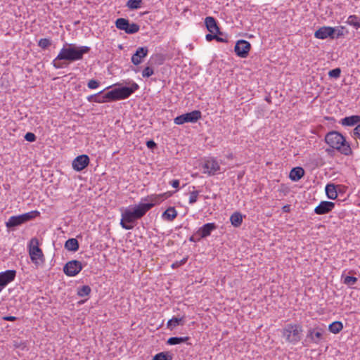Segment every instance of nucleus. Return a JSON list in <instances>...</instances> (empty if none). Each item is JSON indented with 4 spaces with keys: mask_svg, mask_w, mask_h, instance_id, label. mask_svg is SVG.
Instances as JSON below:
<instances>
[{
    "mask_svg": "<svg viewBox=\"0 0 360 360\" xmlns=\"http://www.w3.org/2000/svg\"><path fill=\"white\" fill-rule=\"evenodd\" d=\"M153 360H172V356L168 352H160L155 354Z\"/></svg>",
    "mask_w": 360,
    "mask_h": 360,
    "instance_id": "nucleus-33",
    "label": "nucleus"
},
{
    "mask_svg": "<svg viewBox=\"0 0 360 360\" xmlns=\"http://www.w3.org/2000/svg\"><path fill=\"white\" fill-rule=\"evenodd\" d=\"M89 164V158L87 155H80L75 158L72 161V168L77 171L80 172L85 169Z\"/></svg>",
    "mask_w": 360,
    "mask_h": 360,
    "instance_id": "nucleus-14",
    "label": "nucleus"
},
{
    "mask_svg": "<svg viewBox=\"0 0 360 360\" xmlns=\"http://www.w3.org/2000/svg\"><path fill=\"white\" fill-rule=\"evenodd\" d=\"M216 37H217V38H215V40H217V41H219V42H226V39H223V38H221V37H219V36L217 35V34H216Z\"/></svg>",
    "mask_w": 360,
    "mask_h": 360,
    "instance_id": "nucleus-51",
    "label": "nucleus"
},
{
    "mask_svg": "<svg viewBox=\"0 0 360 360\" xmlns=\"http://www.w3.org/2000/svg\"><path fill=\"white\" fill-rule=\"evenodd\" d=\"M304 175V170L300 167H294L291 169L289 177L293 181H297Z\"/></svg>",
    "mask_w": 360,
    "mask_h": 360,
    "instance_id": "nucleus-21",
    "label": "nucleus"
},
{
    "mask_svg": "<svg viewBox=\"0 0 360 360\" xmlns=\"http://www.w3.org/2000/svg\"><path fill=\"white\" fill-rule=\"evenodd\" d=\"M103 93V91L98 92L96 94L90 95L87 96L86 99L89 102L92 103H103L106 102H110V99L105 98V94L101 96V94Z\"/></svg>",
    "mask_w": 360,
    "mask_h": 360,
    "instance_id": "nucleus-22",
    "label": "nucleus"
},
{
    "mask_svg": "<svg viewBox=\"0 0 360 360\" xmlns=\"http://www.w3.org/2000/svg\"><path fill=\"white\" fill-rule=\"evenodd\" d=\"M161 196H165L167 198V193H165L164 194L161 195Z\"/></svg>",
    "mask_w": 360,
    "mask_h": 360,
    "instance_id": "nucleus-52",
    "label": "nucleus"
},
{
    "mask_svg": "<svg viewBox=\"0 0 360 360\" xmlns=\"http://www.w3.org/2000/svg\"><path fill=\"white\" fill-rule=\"evenodd\" d=\"M335 32L336 28L332 27H322L315 32L314 37L320 39H324L327 37L335 39Z\"/></svg>",
    "mask_w": 360,
    "mask_h": 360,
    "instance_id": "nucleus-15",
    "label": "nucleus"
},
{
    "mask_svg": "<svg viewBox=\"0 0 360 360\" xmlns=\"http://www.w3.org/2000/svg\"><path fill=\"white\" fill-rule=\"evenodd\" d=\"M360 122V115H352L342 119L340 123L343 126H354Z\"/></svg>",
    "mask_w": 360,
    "mask_h": 360,
    "instance_id": "nucleus-23",
    "label": "nucleus"
},
{
    "mask_svg": "<svg viewBox=\"0 0 360 360\" xmlns=\"http://www.w3.org/2000/svg\"><path fill=\"white\" fill-rule=\"evenodd\" d=\"M16 276L15 270H7L0 273V287L4 288L9 283L13 281Z\"/></svg>",
    "mask_w": 360,
    "mask_h": 360,
    "instance_id": "nucleus-19",
    "label": "nucleus"
},
{
    "mask_svg": "<svg viewBox=\"0 0 360 360\" xmlns=\"http://www.w3.org/2000/svg\"><path fill=\"white\" fill-rule=\"evenodd\" d=\"M325 334V329L319 326L309 328L307 330L304 341L307 344L313 343L316 345H319L322 341L324 340Z\"/></svg>",
    "mask_w": 360,
    "mask_h": 360,
    "instance_id": "nucleus-8",
    "label": "nucleus"
},
{
    "mask_svg": "<svg viewBox=\"0 0 360 360\" xmlns=\"http://www.w3.org/2000/svg\"><path fill=\"white\" fill-rule=\"evenodd\" d=\"M335 204L330 201H321L314 209L316 214L322 215L329 213L334 207Z\"/></svg>",
    "mask_w": 360,
    "mask_h": 360,
    "instance_id": "nucleus-18",
    "label": "nucleus"
},
{
    "mask_svg": "<svg viewBox=\"0 0 360 360\" xmlns=\"http://www.w3.org/2000/svg\"><path fill=\"white\" fill-rule=\"evenodd\" d=\"M354 136L360 139V124H357L353 130Z\"/></svg>",
    "mask_w": 360,
    "mask_h": 360,
    "instance_id": "nucleus-43",
    "label": "nucleus"
},
{
    "mask_svg": "<svg viewBox=\"0 0 360 360\" xmlns=\"http://www.w3.org/2000/svg\"><path fill=\"white\" fill-rule=\"evenodd\" d=\"M148 53V49L146 46L139 47L131 56V63L135 65L141 64Z\"/></svg>",
    "mask_w": 360,
    "mask_h": 360,
    "instance_id": "nucleus-17",
    "label": "nucleus"
},
{
    "mask_svg": "<svg viewBox=\"0 0 360 360\" xmlns=\"http://www.w3.org/2000/svg\"><path fill=\"white\" fill-rule=\"evenodd\" d=\"M100 82L96 79H90L87 84V86L91 89H94L98 87Z\"/></svg>",
    "mask_w": 360,
    "mask_h": 360,
    "instance_id": "nucleus-40",
    "label": "nucleus"
},
{
    "mask_svg": "<svg viewBox=\"0 0 360 360\" xmlns=\"http://www.w3.org/2000/svg\"><path fill=\"white\" fill-rule=\"evenodd\" d=\"M251 49V44L246 40H238L234 47L236 54L240 58H246Z\"/></svg>",
    "mask_w": 360,
    "mask_h": 360,
    "instance_id": "nucleus-12",
    "label": "nucleus"
},
{
    "mask_svg": "<svg viewBox=\"0 0 360 360\" xmlns=\"http://www.w3.org/2000/svg\"><path fill=\"white\" fill-rule=\"evenodd\" d=\"M326 193L328 198L335 200L338 197L336 186L333 184H327L326 186Z\"/></svg>",
    "mask_w": 360,
    "mask_h": 360,
    "instance_id": "nucleus-26",
    "label": "nucleus"
},
{
    "mask_svg": "<svg viewBox=\"0 0 360 360\" xmlns=\"http://www.w3.org/2000/svg\"><path fill=\"white\" fill-rule=\"evenodd\" d=\"M25 139L29 142H34L36 141L37 137L32 132H27L25 135Z\"/></svg>",
    "mask_w": 360,
    "mask_h": 360,
    "instance_id": "nucleus-41",
    "label": "nucleus"
},
{
    "mask_svg": "<svg viewBox=\"0 0 360 360\" xmlns=\"http://www.w3.org/2000/svg\"><path fill=\"white\" fill-rule=\"evenodd\" d=\"M343 30H344L343 27L336 29V32L335 34V38H338L341 36H343L344 35Z\"/></svg>",
    "mask_w": 360,
    "mask_h": 360,
    "instance_id": "nucleus-45",
    "label": "nucleus"
},
{
    "mask_svg": "<svg viewBox=\"0 0 360 360\" xmlns=\"http://www.w3.org/2000/svg\"><path fill=\"white\" fill-rule=\"evenodd\" d=\"M186 261H187V257H185L180 261H176V262H174L172 264V267L173 269L179 267V266L184 265L186 262Z\"/></svg>",
    "mask_w": 360,
    "mask_h": 360,
    "instance_id": "nucleus-42",
    "label": "nucleus"
},
{
    "mask_svg": "<svg viewBox=\"0 0 360 360\" xmlns=\"http://www.w3.org/2000/svg\"><path fill=\"white\" fill-rule=\"evenodd\" d=\"M3 319L8 321H14L17 319V318L13 316H6L3 317Z\"/></svg>",
    "mask_w": 360,
    "mask_h": 360,
    "instance_id": "nucleus-48",
    "label": "nucleus"
},
{
    "mask_svg": "<svg viewBox=\"0 0 360 360\" xmlns=\"http://www.w3.org/2000/svg\"><path fill=\"white\" fill-rule=\"evenodd\" d=\"M184 317H173L167 321V327L170 330H172L178 326L184 325Z\"/></svg>",
    "mask_w": 360,
    "mask_h": 360,
    "instance_id": "nucleus-24",
    "label": "nucleus"
},
{
    "mask_svg": "<svg viewBox=\"0 0 360 360\" xmlns=\"http://www.w3.org/2000/svg\"><path fill=\"white\" fill-rule=\"evenodd\" d=\"M198 195H199L198 191H193L190 192L189 203L194 204L195 202H196Z\"/></svg>",
    "mask_w": 360,
    "mask_h": 360,
    "instance_id": "nucleus-37",
    "label": "nucleus"
},
{
    "mask_svg": "<svg viewBox=\"0 0 360 360\" xmlns=\"http://www.w3.org/2000/svg\"><path fill=\"white\" fill-rule=\"evenodd\" d=\"M341 74V70L340 68H336L328 72V76L332 78H338Z\"/></svg>",
    "mask_w": 360,
    "mask_h": 360,
    "instance_id": "nucleus-36",
    "label": "nucleus"
},
{
    "mask_svg": "<svg viewBox=\"0 0 360 360\" xmlns=\"http://www.w3.org/2000/svg\"><path fill=\"white\" fill-rule=\"evenodd\" d=\"M217 228V226L214 223H207L195 232V236H198V240H200L210 236L212 231L216 230Z\"/></svg>",
    "mask_w": 360,
    "mask_h": 360,
    "instance_id": "nucleus-16",
    "label": "nucleus"
},
{
    "mask_svg": "<svg viewBox=\"0 0 360 360\" xmlns=\"http://www.w3.org/2000/svg\"><path fill=\"white\" fill-rule=\"evenodd\" d=\"M115 26L120 30H124L127 34H132L139 31L140 27L138 24L132 22L123 18H117L115 21Z\"/></svg>",
    "mask_w": 360,
    "mask_h": 360,
    "instance_id": "nucleus-9",
    "label": "nucleus"
},
{
    "mask_svg": "<svg viewBox=\"0 0 360 360\" xmlns=\"http://www.w3.org/2000/svg\"><path fill=\"white\" fill-rule=\"evenodd\" d=\"M205 26L207 30L211 33L221 34L219 27L217 25V21L214 18L208 16L205 19Z\"/></svg>",
    "mask_w": 360,
    "mask_h": 360,
    "instance_id": "nucleus-20",
    "label": "nucleus"
},
{
    "mask_svg": "<svg viewBox=\"0 0 360 360\" xmlns=\"http://www.w3.org/2000/svg\"><path fill=\"white\" fill-rule=\"evenodd\" d=\"M170 184L173 188H177L179 186V181L178 179H174L170 182Z\"/></svg>",
    "mask_w": 360,
    "mask_h": 360,
    "instance_id": "nucleus-47",
    "label": "nucleus"
},
{
    "mask_svg": "<svg viewBox=\"0 0 360 360\" xmlns=\"http://www.w3.org/2000/svg\"><path fill=\"white\" fill-rule=\"evenodd\" d=\"M230 221L234 227H239L243 222V216L240 212H236L231 214Z\"/></svg>",
    "mask_w": 360,
    "mask_h": 360,
    "instance_id": "nucleus-27",
    "label": "nucleus"
},
{
    "mask_svg": "<svg viewBox=\"0 0 360 360\" xmlns=\"http://www.w3.org/2000/svg\"><path fill=\"white\" fill-rule=\"evenodd\" d=\"M325 141L327 144L342 155H350L352 154L350 144L340 133L336 131L328 132L326 135Z\"/></svg>",
    "mask_w": 360,
    "mask_h": 360,
    "instance_id": "nucleus-3",
    "label": "nucleus"
},
{
    "mask_svg": "<svg viewBox=\"0 0 360 360\" xmlns=\"http://www.w3.org/2000/svg\"><path fill=\"white\" fill-rule=\"evenodd\" d=\"M203 168L205 169L204 173L209 176H214L220 170L219 164L212 158L205 160Z\"/></svg>",
    "mask_w": 360,
    "mask_h": 360,
    "instance_id": "nucleus-13",
    "label": "nucleus"
},
{
    "mask_svg": "<svg viewBox=\"0 0 360 360\" xmlns=\"http://www.w3.org/2000/svg\"><path fill=\"white\" fill-rule=\"evenodd\" d=\"M91 291L89 285H83L77 289V295L79 297L88 296Z\"/></svg>",
    "mask_w": 360,
    "mask_h": 360,
    "instance_id": "nucleus-34",
    "label": "nucleus"
},
{
    "mask_svg": "<svg viewBox=\"0 0 360 360\" xmlns=\"http://www.w3.org/2000/svg\"><path fill=\"white\" fill-rule=\"evenodd\" d=\"M146 146L149 149H154L157 147V144L153 140H149L146 142Z\"/></svg>",
    "mask_w": 360,
    "mask_h": 360,
    "instance_id": "nucleus-44",
    "label": "nucleus"
},
{
    "mask_svg": "<svg viewBox=\"0 0 360 360\" xmlns=\"http://www.w3.org/2000/svg\"><path fill=\"white\" fill-rule=\"evenodd\" d=\"M189 339H190V338L188 337V336H186V337H172V338H169L167 340V343L168 345H175L181 344L183 342H186Z\"/></svg>",
    "mask_w": 360,
    "mask_h": 360,
    "instance_id": "nucleus-29",
    "label": "nucleus"
},
{
    "mask_svg": "<svg viewBox=\"0 0 360 360\" xmlns=\"http://www.w3.org/2000/svg\"><path fill=\"white\" fill-rule=\"evenodd\" d=\"M91 48L87 46H77L69 44L64 46L60 51L57 57L53 60L52 65L56 69L67 67L70 63L80 60L84 54L88 53Z\"/></svg>",
    "mask_w": 360,
    "mask_h": 360,
    "instance_id": "nucleus-1",
    "label": "nucleus"
},
{
    "mask_svg": "<svg viewBox=\"0 0 360 360\" xmlns=\"http://www.w3.org/2000/svg\"><path fill=\"white\" fill-rule=\"evenodd\" d=\"M82 268L81 262L71 260L65 264L63 267V271L68 276H75L82 271Z\"/></svg>",
    "mask_w": 360,
    "mask_h": 360,
    "instance_id": "nucleus-11",
    "label": "nucleus"
},
{
    "mask_svg": "<svg viewBox=\"0 0 360 360\" xmlns=\"http://www.w3.org/2000/svg\"><path fill=\"white\" fill-rule=\"evenodd\" d=\"M347 23L353 26L355 29L360 28V18L355 15H349Z\"/></svg>",
    "mask_w": 360,
    "mask_h": 360,
    "instance_id": "nucleus-31",
    "label": "nucleus"
},
{
    "mask_svg": "<svg viewBox=\"0 0 360 360\" xmlns=\"http://www.w3.org/2000/svg\"><path fill=\"white\" fill-rule=\"evenodd\" d=\"M198 236H195V233L191 236L190 238H189V240L191 242H196V241H199L200 240H198Z\"/></svg>",
    "mask_w": 360,
    "mask_h": 360,
    "instance_id": "nucleus-49",
    "label": "nucleus"
},
{
    "mask_svg": "<svg viewBox=\"0 0 360 360\" xmlns=\"http://www.w3.org/2000/svg\"><path fill=\"white\" fill-rule=\"evenodd\" d=\"M65 248L71 252H76L79 248V242L76 238H69L65 243Z\"/></svg>",
    "mask_w": 360,
    "mask_h": 360,
    "instance_id": "nucleus-25",
    "label": "nucleus"
},
{
    "mask_svg": "<svg viewBox=\"0 0 360 360\" xmlns=\"http://www.w3.org/2000/svg\"><path fill=\"white\" fill-rule=\"evenodd\" d=\"M357 281V278L354 276H347L344 278L343 283L346 285H350L354 284Z\"/></svg>",
    "mask_w": 360,
    "mask_h": 360,
    "instance_id": "nucleus-38",
    "label": "nucleus"
},
{
    "mask_svg": "<svg viewBox=\"0 0 360 360\" xmlns=\"http://www.w3.org/2000/svg\"><path fill=\"white\" fill-rule=\"evenodd\" d=\"M177 216L174 207H169L162 214V217L168 221H173Z\"/></svg>",
    "mask_w": 360,
    "mask_h": 360,
    "instance_id": "nucleus-28",
    "label": "nucleus"
},
{
    "mask_svg": "<svg viewBox=\"0 0 360 360\" xmlns=\"http://www.w3.org/2000/svg\"><path fill=\"white\" fill-rule=\"evenodd\" d=\"M39 214L37 211H32L20 215L11 217L8 221L6 222V226L8 229L14 228L25 224L32 219L35 218L36 216Z\"/></svg>",
    "mask_w": 360,
    "mask_h": 360,
    "instance_id": "nucleus-7",
    "label": "nucleus"
},
{
    "mask_svg": "<svg viewBox=\"0 0 360 360\" xmlns=\"http://www.w3.org/2000/svg\"><path fill=\"white\" fill-rule=\"evenodd\" d=\"M51 45V41L47 38L41 39L38 42V46L42 49H46Z\"/></svg>",
    "mask_w": 360,
    "mask_h": 360,
    "instance_id": "nucleus-35",
    "label": "nucleus"
},
{
    "mask_svg": "<svg viewBox=\"0 0 360 360\" xmlns=\"http://www.w3.org/2000/svg\"><path fill=\"white\" fill-rule=\"evenodd\" d=\"M154 73L153 69L150 67H146L142 71V76L143 77H149Z\"/></svg>",
    "mask_w": 360,
    "mask_h": 360,
    "instance_id": "nucleus-39",
    "label": "nucleus"
},
{
    "mask_svg": "<svg viewBox=\"0 0 360 360\" xmlns=\"http://www.w3.org/2000/svg\"><path fill=\"white\" fill-rule=\"evenodd\" d=\"M201 118V112L199 110H193L190 112L182 114L174 118V122L180 125L184 123H195Z\"/></svg>",
    "mask_w": 360,
    "mask_h": 360,
    "instance_id": "nucleus-10",
    "label": "nucleus"
},
{
    "mask_svg": "<svg viewBox=\"0 0 360 360\" xmlns=\"http://www.w3.org/2000/svg\"><path fill=\"white\" fill-rule=\"evenodd\" d=\"M282 210L283 212H289L290 210V206L289 205H284Z\"/></svg>",
    "mask_w": 360,
    "mask_h": 360,
    "instance_id": "nucleus-50",
    "label": "nucleus"
},
{
    "mask_svg": "<svg viewBox=\"0 0 360 360\" xmlns=\"http://www.w3.org/2000/svg\"><path fill=\"white\" fill-rule=\"evenodd\" d=\"M1 291V288H0V292Z\"/></svg>",
    "mask_w": 360,
    "mask_h": 360,
    "instance_id": "nucleus-53",
    "label": "nucleus"
},
{
    "mask_svg": "<svg viewBox=\"0 0 360 360\" xmlns=\"http://www.w3.org/2000/svg\"><path fill=\"white\" fill-rule=\"evenodd\" d=\"M37 238H32L28 245V252L32 263L39 266L44 262V255Z\"/></svg>",
    "mask_w": 360,
    "mask_h": 360,
    "instance_id": "nucleus-6",
    "label": "nucleus"
},
{
    "mask_svg": "<svg viewBox=\"0 0 360 360\" xmlns=\"http://www.w3.org/2000/svg\"><path fill=\"white\" fill-rule=\"evenodd\" d=\"M154 205V203H140L134 206L132 210H126L122 214V218L120 225L126 230L132 229L134 228L133 224L136 220L142 218Z\"/></svg>",
    "mask_w": 360,
    "mask_h": 360,
    "instance_id": "nucleus-2",
    "label": "nucleus"
},
{
    "mask_svg": "<svg viewBox=\"0 0 360 360\" xmlns=\"http://www.w3.org/2000/svg\"><path fill=\"white\" fill-rule=\"evenodd\" d=\"M302 326L300 324L289 323L282 330V337L288 343L295 345L301 340Z\"/></svg>",
    "mask_w": 360,
    "mask_h": 360,
    "instance_id": "nucleus-5",
    "label": "nucleus"
},
{
    "mask_svg": "<svg viewBox=\"0 0 360 360\" xmlns=\"http://www.w3.org/2000/svg\"><path fill=\"white\" fill-rule=\"evenodd\" d=\"M139 89V86L136 82H132L130 86H122L107 92L105 98L110 99V102L126 99Z\"/></svg>",
    "mask_w": 360,
    "mask_h": 360,
    "instance_id": "nucleus-4",
    "label": "nucleus"
},
{
    "mask_svg": "<svg viewBox=\"0 0 360 360\" xmlns=\"http://www.w3.org/2000/svg\"><path fill=\"white\" fill-rule=\"evenodd\" d=\"M342 328L343 325L340 321H334L332 323H330L328 326L329 330L334 334L340 333L342 330Z\"/></svg>",
    "mask_w": 360,
    "mask_h": 360,
    "instance_id": "nucleus-30",
    "label": "nucleus"
},
{
    "mask_svg": "<svg viewBox=\"0 0 360 360\" xmlns=\"http://www.w3.org/2000/svg\"><path fill=\"white\" fill-rule=\"evenodd\" d=\"M142 0H129L127 2V6L131 10H135L141 8Z\"/></svg>",
    "mask_w": 360,
    "mask_h": 360,
    "instance_id": "nucleus-32",
    "label": "nucleus"
},
{
    "mask_svg": "<svg viewBox=\"0 0 360 360\" xmlns=\"http://www.w3.org/2000/svg\"><path fill=\"white\" fill-rule=\"evenodd\" d=\"M216 34H215V33H211L210 32V34H206L205 39H206L207 41H211L212 40L215 39V38H217L216 37Z\"/></svg>",
    "mask_w": 360,
    "mask_h": 360,
    "instance_id": "nucleus-46",
    "label": "nucleus"
}]
</instances>
